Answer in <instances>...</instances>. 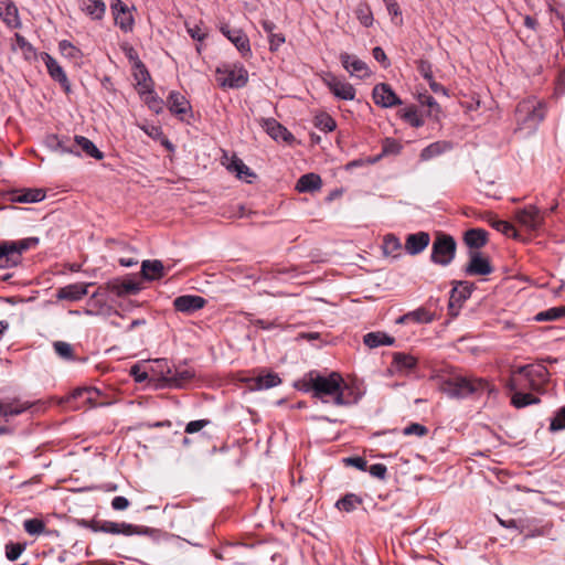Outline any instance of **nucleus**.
I'll return each mask as SVG.
<instances>
[{
	"instance_id": "nucleus-51",
	"label": "nucleus",
	"mask_w": 565,
	"mask_h": 565,
	"mask_svg": "<svg viewBox=\"0 0 565 565\" xmlns=\"http://www.w3.org/2000/svg\"><path fill=\"white\" fill-rule=\"evenodd\" d=\"M548 429L552 433L565 429V405L556 411Z\"/></svg>"
},
{
	"instance_id": "nucleus-16",
	"label": "nucleus",
	"mask_w": 565,
	"mask_h": 565,
	"mask_svg": "<svg viewBox=\"0 0 565 565\" xmlns=\"http://www.w3.org/2000/svg\"><path fill=\"white\" fill-rule=\"evenodd\" d=\"M340 61L344 70L348 71L351 76H356L359 78L370 76V70L366 63L355 55L343 52L340 54Z\"/></svg>"
},
{
	"instance_id": "nucleus-11",
	"label": "nucleus",
	"mask_w": 565,
	"mask_h": 565,
	"mask_svg": "<svg viewBox=\"0 0 565 565\" xmlns=\"http://www.w3.org/2000/svg\"><path fill=\"white\" fill-rule=\"evenodd\" d=\"M545 213L535 205H527L515 211L516 221L529 231H537L544 223Z\"/></svg>"
},
{
	"instance_id": "nucleus-55",
	"label": "nucleus",
	"mask_w": 565,
	"mask_h": 565,
	"mask_svg": "<svg viewBox=\"0 0 565 565\" xmlns=\"http://www.w3.org/2000/svg\"><path fill=\"white\" fill-rule=\"evenodd\" d=\"M58 50L63 56L68 58H77L81 54L79 50L66 40L58 43Z\"/></svg>"
},
{
	"instance_id": "nucleus-59",
	"label": "nucleus",
	"mask_w": 565,
	"mask_h": 565,
	"mask_svg": "<svg viewBox=\"0 0 565 565\" xmlns=\"http://www.w3.org/2000/svg\"><path fill=\"white\" fill-rule=\"evenodd\" d=\"M210 424H211V422L209 419L192 420L186 424L184 431L186 434H195V433L202 430L204 427H206Z\"/></svg>"
},
{
	"instance_id": "nucleus-20",
	"label": "nucleus",
	"mask_w": 565,
	"mask_h": 565,
	"mask_svg": "<svg viewBox=\"0 0 565 565\" xmlns=\"http://www.w3.org/2000/svg\"><path fill=\"white\" fill-rule=\"evenodd\" d=\"M32 406L29 402H12L0 404V420L9 422L13 416L20 415ZM8 433L4 426H0V435Z\"/></svg>"
},
{
	"instance_id": "nucleus-56",
	"label": "nucleus",
	"mask_w": 565,
	"mask_h": 565,
	"mask_svg": "<svg viewBox=\"0 0 565 565\" xmlns=\"http://www.w3.org/2000/svg\"><path fill=\"white\" fill-rule=\"evenodd\" d=\"M24 551V545L20 543L10 542L6 545V556L9 561H17L22 552Z\"/></svg>"
},
{
	"instance_id": "nucleus-54",
	"label": "nucleus",
	"mask_w": 565,
	"mask_h": 565,
	"mask_svg": "<svg viewBox=\"0 0 565 565\" xmlns=\"http://www.w3.org/2000/svg\"><path fill=\"white\" fill-rule=\"evenodd\" d=\"M54 350L58 356L65 360H73V348L70 343L63 341H56L53 344Z\"/></svg>"
},
{
	"instance_id": "nucleus-25",
	"label": "nucleus",
	"mask_w": 565,
	"mask_h": 565,
	"mask_svg": "<svg viewBox=\"0 0 565 565\" xmlns=\"http://www.w3.org/2000/svg\"><path fill=\"white\" fill-rule=\"evenodd\" d=\"M194 377V371L186 366L171 367L167 387H184Z\"/></svg>"
},
{
	"instance_id": "nucleus-57",
	"label": "nucleus",
	"mask_w": 565,
	"mask_h": 565,
	"mask_svg": "<svg viewBox=\"0 0 565 565\" xmlns=\"http://www.w3.org/2000/svg\"><path fill=\"white\" fill-rule=\"evenodd\" d=\"M491 225H492L493 228H495L497 231L503 233L507 236H516V230L514 228V226L511 223H509L507 221L494 220L491 223Z\"/></svg>"
},
{
	"instance_id": "nucleus-31",
	"label": "nucleus",
	"mask_w": 565,
	"mask_h": 565,
	"mask_svg": "<svg viewBox=\"0 0 565 565\" xmlns=\"http://www.w3.org/2000/svg\"><path fill=\"white\" fill-rule=\"evenodd\" d=\"M115 23L124 31L131 30L132 26V15L129 10H127L124 4L118 1L111 6Z\"/></svg>"
},
{
	"instance_id": "nucleus-40",
	"label": "nucleus",
	"mask_w": 565,
	"mask_h": 565,
	"mask_svg": "<svg viewBox=\"0 0 565 565\" xmlns=\"http://www.w3.org/2000/svg\"><path fill=\"white\" fill-rule=\"evenodd\" d=\"M393 363L396 366L397 371L409 372L416 366L417 360L415 356L411 354L397 352L394 353L393 355Z\"/></svg>"
},
{
	"instance_id": "nucleus-58",
	"label": "nucleus",
	"mask_w": 565,
	"mask_h": 565,
	"mask_svg": "<svg viewBox=\"0 0 565 565\" xmlns=\"http://www.w3.org/2000/svg\"><path fill=\"white\" fill-rule=\"evenodd\" d=\"M428 433V429L418 423H412L403 429V434L405 436L416 435L418 437H423Z\"/></svg>"
},
{
	"instance_id": "nucleus-60",
	"label": "nucleus",
	"mask_w": 565,
	"mask_h": 565,
	"mask_svg": "<svg viewBox=\"0 0 565 565\" xmlns=\"http://www.w3.org/2000/svg\"><path fill=\"white\" fill-rule=\"evenodd\" d=\"M356 15H358V19L360 20V22L364 26L372 25V23H373V15H372L371 11L369 10V8H366V7H359L358 10H356Z\"/></svg>"
},
{
	"instance_id": "nucleus-32",
	"label": "nucleus",
	"mask_w": 565,
	"mask_h": 565,
	"mask_svg": "<svg viewBox=\"0 0 565 565\" xmlns=\"http://www.w3.org/2000/svg\"><path fill=\"white\" fill-rule=\"evenodd\" d=\"M452 149L450 141L440 140L425 147L419 154L422 161H428Z\"/></svg>"
},
{
	"instance_id": "nucleus-27",
	"label": "nucleus",
	"mask_w": 565,
	"mask_h": 565,
	"mask_svg": "<svg viewBox=\"0 0 565 565\" xmlns=\"http://www.w3.org/2000/svg\"><path fill=\"white\" fill-rule=\"evenodd\" d=\"M264 127L267 134L276 141L290 142L294 139L292 134L289 132L286 127H284L281 124H279L277 120L273 118L266 119L264 122Z\"/></svg>"
},
{
	"instance_id": "nucleus-47",
	"label": "nucleus",
	"mask_w": 565,
	"mask_h": 565,
	"mask_svg": "<svg viewBox=\"0 0 565 565\" xmlns=\"http://www.w3.org/2000/svg\"><path fill=\"white\" fill-rule=\"evenodd\" d=\"M511 403L514 407L522 408L529 405L539 404L540 398L530 393L515 392L512 396Z\"/></svg>"
},
{
	"instance_id": "nucleus-12",
	"label": "nucleus",
	"mask_w": 565,
	"mask_h": 565,
	"mask_svg": "<svg viewBox=\"0 0 565 565\" xmlns=\"http://www.w3.org/2000/svg\"><path fill=\"white\" fill-rule=\"evenodd\" d=\"M516 374L523 376L531 390L539 391L548 381V370L541 364L525 365L518 369Z\"/></svg>"
},
{
	"instance_id": "nucleus-17",
	"label": "nucleus",
	"mask_w": 565,
	"mask_h": 565,
	"mask_svg": "<svg viewBox=\"0 0 565 565\" xmlns=\"http://www.w3.org/2000/svg\"><path fill=\"white\" fill-rule=\"evenodd\" d=\"M143 103L154 114H160L164 108V100L157 95L151 88V78L149 73L143 68Z\"/></svg>"
},
{
	"instance_id": "nucleus-6",
	"label": "nucleus",
	"mask_w": 565,
	"mask_h": 565,
	"mask_svg": "<svg viewBox=\"0 0 565 565\" xmlns=\"http://www.w3.org/2000/svg\"><path fill=\"white\" fill-rule=\"evenodd\" d=\"M216 81L224 88H242L248 82V72L239 63H222L216 67Z\"/></svg>"
},
{
	"instance_id": "nucleus-41",
	"label": "nucleus",
	"mask_w": 565,
	"mask_h": 565,
	"mask_svg": "<svg viewBox=\"0 0 565 565\" xmlns=\"http://www.w3.org/2000/svg\"><path fill=\"white\" fill-rule=\"evenodd\" d=\"M231 172H234L236 177L246 182H250L249 178L254 177L250 169L238 158L234 157L227 166Z\"/></svg>"
},
{
	"instance_id": "nucleus-3",
	"label": "nucleus",
	"mask_w": 565,
	"mask_h": 565,
	"mask_svg": "<svg viewBox=\"0 0 565 565\" xmlns=\"http://www.w3.org/2000/svg\"><path fill=\"white\" fill-rule=\"evenodd\" d=\"M544 116L543 104L534 98L522 100L515 110L518 128L526 134L536 130Z\"/></svg>"
},
{
	"instance_id": "nucleus-9",
	"label": "nucleus",
	"mask_w": 565,
	"mask_h": 565,
	"mask_svg": "<svg viewBox=\"0 0 565 565\" xmlns=\"http://www.w3.org/2000/svg\"><path fill=\"white\" fill-rule=\"evenodd\" d=\"M169 111L179 120L190 122L193 119V110L189 99L178 90H171L167 96Z\"/></svg>"
},
{
	"instance_id": "nucleus-19",
	"label": "nucleus",
	"mask_w": 565,
	"mask_h": 565,
	"mask_svg": "<svg viewBox=\"0 0 565 565\" xmlns=\"http://www.w3.org/2000/svg\"><path fill=\"white\" fill-rule=\"evenodd\" d=\"M89 282H76L64 286L56 291V298L60 300L78 301L88 292Z\"/></svg>"
},
{
	"instance_id": "nucleus-36",
	"label": "nucleus",
	"mask_w": 565,
	"mask_h": 565,
	"mask_svg": "<svg viewBox=\"0 0 565 565\" xmlns=\"http://www.w3.org/2000/svg\"><path fill=\"white\" fill-rule=\"evenodd\" d=\"M164 276V266L162 262L154 260H143V281L146 280H157Z\"/></svg>"
},
{
	"instance_id": "nucleus-38",
	"label": "nucleus",
	"mask_w": 565,
	"mask_h": 565,
	"mask_svg": "<svg viewBox=\"0 0 565 565\" xmlns=\"http://www.w3.org/2000/svg\"><path fill=\"white\" fill-rule=\"evenodd\" d=\"M264 31L268 34L269 46L271 51L278 50V47L285 43V36L281 33H275L276 24L268 20L262 21Z\"/></svg>"
},
{
	"instance_id": "nucleus-45",
	"label": "nucleus",
	"mask_w": 565,
	"mask_h": 565,
	"mask_svg": "<svg viewBox=\"0 0 565 565\" xmlns=\"http://www.w3.org/2000/svg\"><path fill=\"white\" fill-rule=\"evenodd\" d=\"M360 504H362V499L354 493H348L343 498L337 501L335 507L345 512H352Z\"/></svg>"
},
{
	"instance_id": "nucleus-48",
	"label": "nucleus",
	"mask_w": 565,
	"mask_h": 565,
	"mask_svg": "<svg viewBox=\"0 0 565 565\" xmlns=\"http://www.w3.org/2000/svg\"><path fill=\"white\" fill-rule=\"evenodd\" d=\"M315 126L322 131L331 132L337 128V122L327 113H320L315 117Z\"/></svg>"
},
{
	"instance_id": "nucleus-37",
	"label": "nucleus",
	"mask_w": 565,
	"mask_h": 565,
	"mask_svg": "<svg viewBox=\"0 0 565 565\" xmlns=\"http://www.w3.org/2000/svg\"><path fill=\"white\" fill-rule=\"evenodd\" d=\"M363 342L366 347L374 349L380 345H392L395 339L384 332H369L364 335Z\"/></svg>"
},
{
	"instance_id": "nucleus-15",
	"label": "nucleus",
	"mask_w": 565,
	"mask_h": 565,
	"mask_svg": "<svg viewBox=\"0 0 565 565\" xmlns=\"http://www.w3.org/2000/svg\"><path fill=\"white\" fill-rule=\"evenodd\" d=\"M470 260L465 268V273L469 276H486L493 271V268L487 257L477 250L470 252Z\"/></svg>"
},
{
	"instance_id": "nucleus-24",
	"label": "nucleus",
	"mask_w": 565,
	"mask_h": 565,
	"mask_svg": "<svg viewBox=\"0 0 565 565\" xmlns=\"http://www.w3.org/2000/svg\"><path fill=\"white\" fill-rule=\"evenodd\" d=\"M120 50L132 66V74L136 79V89L138 93H140L139 86L141 85V79L139 78V73H141V63L139 61L138 52L128 42H122L120 44Z\"/></svg>"
},
{
	"instance_id": "nucleus-4",
	"label": "nucleus",
	"mask_w": 565,
	"mask_h": 565,
	"mask_svg": "<svg viewBox=\"0 0 565 565\" xmlns=\"http://www.w3.org/2000/svg\"><path fill=\"white\" fill-rule=\"evenodd\" d=\"M171 366L166 359L143 360V388L167 387Z\"/></svg>"
},
{
	"instance_id": "nucleus-18",
	"label": "nucleus",
	"mask_w": 565,
	"mask_h": 565,
	"mask_svg": "<svg viewBox=\"0 0 565 565\" xmlns=\"http://www.w3.org/2000/svg\"><path fill=\"white\" fill-rule=\"evenodd\" d=\"M205 303L206 300L196 295L179 296L173 300L174 309L183 313H193L202 309Z\"/></svg>"
},
{
	"instance_id": "nucleus-21",
	"label": "nucleus",
	"mask_w": 565,
	"mask_h": 565,
	"mask_svg": "<svg viewBox=\"0 0 565 565\" xmlns=\"http://www.w3.org/2000/svg\"><path fill=\"white\" fill-rule=\"evenodd\" d=\"M45 145L54 152L79 156L78 150L73 148L72 139L66 136L49 135L45 138Z\"/></svg>"
},
{
	"instance_id": "nucleus-22",
	"label": "nucleus",
	"mask_w": 565,
	"mask_h": 565,
	"mask_svg": "<svg viewBox=\"0 0 565 565\" xmlns=\"http://www.w3.org/2000/svg\"><path fill=\"white\" fill-rule=\"evenodd\" d=\"M221 31L235 45L243 56L250 54L249 40L241 29L222 26Z\"/></svg>"
},
{
	"instance_id": "nucleus-26",
	"label": "nucleus",
	"mask_w": 565,
	"mask_h": 565,
	"mask_svg": "<svg viewBox=\"0 0 565 565\" xmlns=\"http://www.w3.org/2000/svg\"><path fill=\"white\" fill-rule=\"evenodd\" d=\"M41 58L45 63L47 72L50 76L61 83L63 86L68 89V81L66 77L65 72L63 71L62 66L57 63L55 58H53L49 53H41Z\"/></svg>"
},
{
	"instance_id": "nucleus-53",
	"label": "nucleus",
	"mask_w": 565,
	"mask_h": 565,
	"mask_svg": "<svg viewBox=\"0 0 565 565\" xmlns=\"http://www.w3.org/2000/svg\"><path fill=\"white\" fill-rule=\"evenodd\" d=\"M406 318L417 323H428L433 321L431 313L423 308L406 313Z\"/></svg>"
},
{
	"instance_id": "nucleus-42",
	"label": "nucleus",
	"mask_w": 565,
	"mask_h": 565,
	"mask_svg": "<svg viewBox=\"0 0 565 565\" xmlns=\"http://www.w3.org/2000/svg\"><path fill=\"white\" fill-rule=\"evenodd\" d=\"M383 253L385 256L397 257L402 250V243L394 234H387L383 238Z\"/></svg>"
},
{
	"instance_id": "nucleus-2",
	"label": "nucleus",
	"mask_w": 565,
	"mask_h": 565,
	"mask_svg": "<svg viewBox=\"0 0 565 565\" xmlns=\"http://www.w3.org/2000/svg\"><path fill=\"white\" fill-rule=\"evenodd\" d=\"M440 388L451 398H466L480 395L484 392L491 393L493 391L488 381L480 377L462 375L448 377L441 383Z\"/></svg>"
},
{
	"instance_id": "nucleus-39",
	"label": "nucleus",
	"mask_w": 565,
	"mask_h": 565,
	"mask_svg": "<svg viewBox=\"0 0 565 565\" xmlns=\"http://www.w3.org/2000/svg\"><path fill=\"white\" fill-rule=\"evenodd\" d=\"M14 50H20L24 56L25 60L32 61L36 58V50L33 47V45L21 34L15 33L14 35Z\"/></svg>"
},
{
	"instance_id": "nucleus-61",
	"label": "nucleus",
	"mask_w": 565,
	"mask_h": 565,
	"mask_svg": "<svg viewBox=\"0 0 565 565\" xmlns=\"http://www.w3.org/2000/svg\"><path fill=\"white\" fill-rule=\"evenodd\" d=\"M188 33L193 40L200 42L203 41L207 35L206 30L200 24H194L193 26L188 25Z\"/></svg>"
},
{
	"instance_id": "nucleus-5",
	"label": "nucleus",
	"mask_w": 565,
	"mask_h": 565,
	"mask_svg": "<svg viewBox=\"0 0 565 565\" xmlns=\"http://www.w3.org/2000/svg\"><path fill=\"white\" fill-rule=\"evenodd\" d=\"M38 244V237H28L18 242H0V267L9 268L17 266L21 262L22 253Z\"/></svg>"
},
{
	"instance_id": "nucleus-28",
	"label": "nucleus",
	"mask_w": 565,
	"mask_h": 565,
	"mask_svg": "<svg viewBox=\"0 0 565 565\" xmlns=\"http://www.w3.org/2000/svg\"><path fill=\"white\" fill-rule=\"evenodd\" d=\"M0 18L10 28L20 26L18 8L10 0L0 1Z\"/></svg>"
},
{
	"instance_id": "nucleus-34",
	"label": "nucleus",
	"mask_w": 565,
	"mask_h": 565,
	"mask_svg": "<svg viewBox=\"0 0 565 565\" xmlns=\"http://www.w3.org/2000/svg\"><path fill=\"white\" fill-rule=\"evenodd\" d=\"M111 291L115 292L117 296L126 298L130 296L138 295L141 287L139 282H135L131 280H119L114 281L110 285Z\"/></svg>"
},
{
	"instance_id": "nucleus-44",
	"label": "nucleus",
	"mask_w": 565,
	"mask_h": 565,
	"mask_svg": "<svg viewBox=\"0 0 565 565\" xmlns=\"http://www.w3.org/2000/svg\"><path fill=\"white\" fill-rule=\"evenodd\" d=\"M83 10L93 19H102L106 6L102 0H85L83 2Z\"/></svg>"
},
{
	"instance_id": "nucleus-50",
	"label": "nucleus",
	"mask_w": 565,
	"mask_h": 565,
	"mask_svg": "<svg viewBox=\"0 0 565 565\" xmlns=\"http://www.w3.org/2000/svg\"><path fill=\"white\" fill-rule=\"evenodd\" d=\"M23 527L30 535H40L45 531V523L40 519H28L24 521Z\"/></svg>"
},
{
	"instance_id": "nucleus-14",
	"label": "nucleus",
	"mask_w": 565,
	"mask_h": 565,
	"mask_svg": "<svg viewBox=\"0 0 565 565\" xmlns=\"http://www.w3.org/2000/svg\"><path fill=\"white\" fill-rule=\"evenodd\" d=\"M373 100L377 106L391 108L402 105L401 98L395 94L388 84L380 83L374 86L372 92Z\"/></svg>"
},
{
	"instance_id": "nucleus-62",
	"label": "nucleus",
	"mask_w": 565,
	"mask_h": 565,
	"mask_svg": "<svg viewBox=\"0 0 565 565\" xmlns=\"http://www.w3.org/2000/svg\"><path fill=\"white\" fill-rule=\"evenodd\" d=\"M253 326L259 328V329H263V330H271V329H276V328H280L281 327V323L278 322L277 320H274V321H267V320H264V319H255V320H252L250 321Z\"/></svg>"
},
{
	"instance_id": "nucleus-23",
	"label": "nucleus",
	"mask_w": 565,
	"mask_h": 565,
	"mask_svg": "<svg viewBox=\"0 0 565 565\" xmlns=\"http://www.w3.org/2000/svg\"><path fill=\"white\" fill-rule=\"evenodd\" d=\"M430 236L427 232L408 234L405 241V250L409 255H418L429 245Z\"/></svg>"
},
{
	"instance_id": "nucleus-64",
	"label": "nucleus",
	"mask_w": 565,
	"mask_h": 565,
	"mask_svg": "<svg viewBox=\"0 0 565 565\" xmlns=\"http://www.w3.org/2000/svg\"><path fill=\"white\" fill-rule=\"evenodd\" d=\"M401 150V145L394 139H385L383 143V152L384 153H398Z\"/></svg>"
},
{
	"instance_id": "nucleus-33",
	"label": "nucleus",
	"mask_w": 565,
	"mask_h": 565,
	"mask_svg": "<svg viewBox=\"0 0 565 565\" xmlns=\"http://www.w3.org/2000/svg\"><path fill=\"white\" fill-rule=\"evenodd\" d=\"M463 241L468 247L479 249L487 244L488 232L482 228H470L465 233Z\"/></svg>"
},
{
	"instance_id": "nucleus-63",
	"label": "nucleus",
	"mask_w": 565,
	"mask_h": 565,
	"mask_svg": "<svg viewBox=\"0 0 565 565\" xmlns=\"http://www.w3.org/2000/svg\"><path fill=\"white\" fill-rule=\"evenodd\" d=\"M369 472L372 477L384 480L387 473V468L383 463H374L369 468Z\"/></svg>"
},
{
	"instance_id": "nucleus-29",
	"label": "nucleus",
	"mask_w": 565,
	"mask_h": 565,
	"mask_svg": "<svg viewBox=\"0 0 565 565\" xmlns=\"http://www.w3.org/2000/svg\"><path fill=\"white\" fill-rule=\"evenodd\" d=\"M45 199L42 189H21L12 193L11 201L15 203H36Z\"/></svg>"
},
{
	"instance_id": "nucleus-43",
	"label": "nucleus",
	"mask_w": 565,
	"mask_h": 565,
	"mask_svg": "<svg viewBox=\"0 0 565 565\" xmlns=\"http://www.w3.org/2000/svg\"><path fill=\"white\" fill-rule=\"evenodd\" d=\"M143 132L147 134L153 140H158L160 145H162L167 150L174 151V146L172 142L164 136L162 128L160 126H145Z\"/></svg>"
},
{
	"instance_id": "nucleus-35",
	"label": "nucleus",
	"mask_w": 565,
	"mask_h": 565,
	"mask_svg": "<svg viewBox=\"0 0 565 565\" xmlns=\"http://www.w3.org/2000/svg\"><path fill=\"white\" fill-rule=\"evenodd\" d=\"M321 178L316 173H307L299 178L296 190L300 193L313 192L321 188Z\"/></svg>"
},
{
	"instance_id": "nucleus-52",
	"label": "nucleus",
	"mask_w": 565,
	"mask_h": 565,
	"mask_svg": "<svg viewBox=\"0 0 565 565\" xmlns=\"http://www.w3.org/2000/svg\"><path fill=\"white\" fill-rule=\"evenodd\" d=\"M402 118L405 119L413 127H422L424 125L423 118L414 107H409L403 111Z\"/></svg>"
},
{
	"instance_id": "nucleus-49",
	"label": "nucleus",
	"mask_w": 565,
	"mask_h": 565,
	"mask_svg": "<svg viewBox=\"0 0 565 565\" xmlns=\"http://www.w3.org/2000/svg\"><path fill=\"white\" fill-rule=\"evenodd\" d=\"M565 317V307H553L535 316L536 321H554Z\"/></svg>"
},
{
	"instance_id": "nucleus-1",
	"label": "nucleus",
	"mask_w": 565,
	"mask_h": 565,
	"mask_svg": "<svg viewBox=\"0 0 565 565\" xmlns=\"http://www.w3.org/2000/svg\"><path fill=\"white\" fill-rule=\"evenodd\" d=\"M343 384L344 381L338 372L323 376L318 371H310L300 381V388L323 403L332 402L337 406H344L351 401L345 396Z\"/></svg>"
},
{
	"instance_id": "nucleus-30",
	"label": "nucleus",
	"mask_w": 565,
	"mask_h": 565,
	"mask_svg": "<svg viewBox=\"0 0 565 565\" xmlns=\"http://www.w3.org/2000/svg\"><path fill=\"white\" fill-rule=\"evenodd\" d=\"M73 148L78 150V152H84L86 156L92 157L94 159L100 160L103 159V152L98 150V148L90 141L88 138L83 136H75L72 139Z\"/></svg>"
},
{
	"instance_id": "nucleus-8",
	"label": "nucleus",
	"mask_w": 565,
	"mask_h": 565,
	"mask_svg": "<svg viewBox=\"0 0 565 565\" xmlns=\"http://www.w3.org/2000/svg\"><path fill=\"white\" fill-rule=\"evenodd\" d=\"M100 392L95 387H78L74 390L63 403L68 404L72 409H81L84 407H97L106 405L105 402H99Z\"/></svg>"
},
{
	"instance_id": "nucleus-13",
	"label": "nucleus",
	"mask_w": 565,
	"mask_h": 565,
	"mask_svg": "<svg viewBox=\"0 0 565 565\" xmlns=\"http://www.w3.org/2000/svg\"><path fill=\"white\" fill-rule=\"evenodd\" d=\"M88 527L94 532H104L109 534L132 535L140 533L137 526L125 522L92 521L89 522Z\"/></svg>"
},
{
	"instance_id": "nucleus-10",
	"label": "nucleus",
	"mask_w": 565,
	"mask_h": 565,
	"mask_svg": "<svg viewBox=\"0 0 565 565\" xmlns=\"http://www.w3.org/2000/svg\"><path fill=\"white\" fill-rule=\"evenodd\" d=\"M323 83L338 99L353 100L355 98L356 90L353 85L333 74H327L323 77Z\"/></svg>"
},
{
	"instance_id": "nucleus-7",
	"label": "nucleus",
	"mask_w": 565,
	"mask_h": 565,
	"mask_svg": "<svg viewBox=\"0 0 565 565\" xmlns=\"http://www.w3.org/2000/svg\"><path fill=\"white\" fill-rule=\"evenodd\" d=\"M457 249L452 236L438 233L433 242L430 260L440 266H448L455 258Z\"/></svg>"
},
{
	"instance_id": "nucleus-46",
	"label": "nucleus",
	"mask_w": 565,
	"mask_h": 565,
	"mask_svg": "<svg viewBox=\"0 0 565 565\" xmlns=\"http://www.w3.org/2000/svg\"><path fill=\"white\" fill-rule=\"evenodd\" d=\"M281 383L280 377L276 373H267L255 379V387L257 390H268Z\"/></svg>"
}]
</instances>
